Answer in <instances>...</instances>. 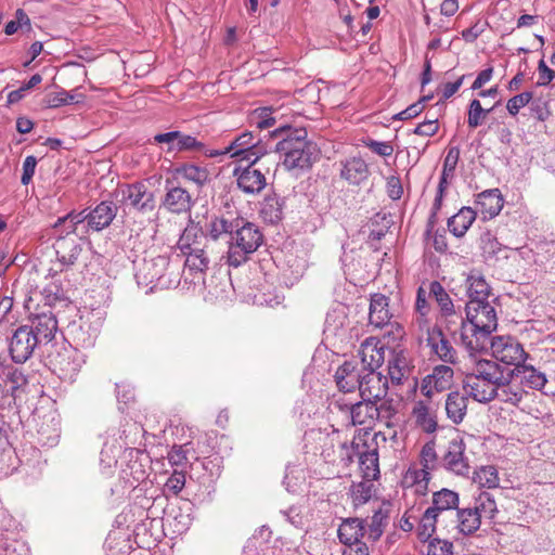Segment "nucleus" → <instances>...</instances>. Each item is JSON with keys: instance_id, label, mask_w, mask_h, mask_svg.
Segmentation results:
<instances>
[{"instance_id": "nucleus-51", "label": "nucleus", "mask_w": 555, "mask_h": 555, "mask_svg": "<svg viewBox=\"0 0 555 555\" xmlns=\"http://www.w3.org/2000/svg\"><path fill=\"white\" fill-rule=\"evenodd\" d=\"M42 295L49 305L54 304L55 301L62 300L64 298V291L62 287V283L60 280H51L49 281L42 289Z\"/></svg>"}, {"instance_id": "nucleus-52", "label": "nucleus", "mask_w": 555, "mask_h": 555, "mask_svg": "<svg viewBox=\"0 0 555 555\" xmlns=\"http://www.w3.org/2000/svg\"><path fill=\"white\" fill-rule=\"evenodd\" d=\"M533 99V93L526 91L511 98L506 103V109L512 116H516L520 108L525 107Z\"/></svg>"}, {"instance_id": "nucleus-25", "label": "nucleus", "mask_w": 555, "mask_h": 555, "mask_svg": "<svg viewBox=\"0 0 555 555\" xmlns=\"http://www.w3.org/2000/svg\"><path fill=\"white\" fill-rule=\"evenodd\" d=\"M361 375L357 372L352 362H345L337 369L335 382L340 391L351 392L358 388Z\"/></svg>"}, {"instance_id": "nucleus-46", "label": "nucleus", "mask_w": 555, "mask_h": 555, "mask_svg": "<svg viewBox=\"0 0 555 555\" xmlns=\"http://www.w3.org/2000/svg\"><path fill=\"white\" fill-rule=\"evenodd\" d=\"M260 214L264 221L270 223H278L282 219V205L278 198H266Z\"/></svg>"}, {"instance_id": "nucleus-56", "label": "nucleus", "mask_w": 555, "mask_h": 555, "mask_svg": "<svg viewBox=\"0 0 555 555\" xmlns=\"http://www.w3.org/2000/svg\"><path fill=\"white\" fill-rule=\"evenodd\" d=\"M431 469H427L422 466L420 469H410L409 476L413 479L417 492H424L427 490L428 481L430 480Z\"/></svg>"}, {"instance_id": "nucleus-4", "label": "nucleus", "mask_w": 555, "mask_h": 555, "mask_svg": "<svg viewBox=\"0 0 555 555\" xmlns=\"http://www.w3.org/2000/svg\"><path fill=\"white\" fill-rule=\"evenodd\" d=\"M465 310L466 319L473 326L472 333L475 340L462 333L463 344L465 347H483L485 340L498 326L495 309L490 301L468 300Z\"/></svg>"}, {"instance_id": "nucleus-21", "label": "nucleus", "mask_w": 555, "mask_h": 555, "mask_svg": "<svg viewBox=\"0 0 555 555\" xmlns=\"http://www.w3.org/2000/svg\"><path fill=\"white\" fill-rule=\"evenodd\" d=\"M468 396L464 392L448 393L444 403L447 417L455 425L461 424L467 414Z\"/></svg>"}, {"instance_id": "nucleus-60", "label": "nucleus", "mask_w": 555, "mask_h": 555, "mask_svg": "<svg viewBox=\"0 0 555 555\" xmlns=\"http://www.w3.org/2000/svg\"><path fill=\"white\" fill-rule=\"evenodd\" d=\"M85 220L88 221V217H87V215H85V211H79V212L72 211V212L67 214L65 217L59 218L54 224V228H57L61 224L69 221L70 227H69L68 233L75 232L76 225L83 222Z\"/></svg>"}, {"instance_id": "nucleus-33", "label": "nucleus", "mask_w": 555, "mask_h": 555, "mask_svg": "<svg viewBox=\"0 0 555 555\" xmlns=\"http://www.w3.org/2000/svg\"><path fill=\"white\" fill-rule=\"evenodd\" d=\"M468 300L489 301L490 286L480 274L472 273L466 279Z\"/></svg>"}, {"instance_id": "nucleus-44", "label": "nucleus", "mask_w": 555, "mask_h": 555, "mask_svg": "<svg viewBox=\"0 0 555 555\" xmlns=\"http://www.w3.org/2000/svg\"><path fill=\"white\" fill-rule=\"evenodd\" d=\"M204 144L195 137L178 131L177 142L175 145L167 147V152L182 151H203Z\"/></svg>"}, {"instance_id": "nucleus-19", "label": "nucleus", "mask_w": 555, "mask_h": 555, "mask_svg": "<svg viewBox=\"0 0 555 555\" xmlns=\"http://www.w3.org/2000/svg\"><path fill=\"white\" fill-rule=\"evenodd\" d=\"M498 352L499 351L496 349L495 352L492 354L493 359L476 360L473 373L488 380H492V383L502 380V378L506 375L507 370H512V365H506L502 363L500 360H498L495 357Z\"/></svg>"}, {"instance_id": "nucleus-37", "label": "nucleus", "mask_w": 555, "mask_h": 555, "mask_svg": "<svg viewBox=\"0 0 555 555\" xmlns=\"http://www.w3.org/2000/svg\"><path fill=\"white\" fill-rule=\"evenodd\" d=\"M446 525H449L447 520L428 507L421 518L418 535L421 538L428 539L435 532L437 527H441L444 530Z\"/></svg>"}, {"instance_id": "nucleus-8", "label": "nucleus", "mask_w": 555, "mask_h": 555, "mask_svg": "<svg viewBox=\"0 0 555 555\" xmlns=\"http://www.w3.org/2000/svg\"><path fill=\"white\" fill-rule=\"evenodd\" d=\"M358 389L362 399L376 403L386 397L388 379L382 373L369 370L361 375Z\"/></svg>"}, {"instance_id": "nucleus-53", "label": "nucleus", "mask_w": 555, "mask_h": 555, "mask_svg": "<svg viewBox=\"0 0 555 555\" xmlns=\"http://www.w3.org/2000/svg\"><path fill=\"white\" fill-rule=\"evenodd\" d=\"M481 249L486 259L494 258L503 250L502 244L496 237H493L490 234H486L481 237Z\"/></svg>"}, {"instance_id": "nucleus-47", "label": "nucleus", "mask_w": 555, "mask_h": 555, "mask_svg": "<svg viewBox=\"0 0 555 555\" xmlns=\"http://www.w3.org/2000/svg\"><path fill=\"white\" fill-rule=\"evenodd\" d=\"M385 349H361L360 356L364 370L378 369L385 360Z\"/></svg>"}, {"instance_id": "nucleus-11", "label": "nucleus", "mask_w": 555, "mask_h": 555, "mask_svg": "<svg viewBox=\"0 0 555 555\" xmlns=\"http://www.w3.org/2000/svg\"><path fill=\"white\" fill-rule=\"evenodd\" d=\"M121 192L124 202L139 211H152L155 207L154 194L142 182L126 185Z\"/></svg>"}, {"instance_id": "nucleus-34", "label": "nucleus", "mask_w": 555, "mask_h": 555, "mask_svg": "<svg viewBox=\"0 0 555 555\" xmlns=\"http://www.w3.org/2000/svg\"><path fill=\"white\" fill-rule=\"evenodd\" d=\"M429 295L433 296L440 308L441 315L444 318L456 315L452 299L444 287L438 282L433 281L429 284Z\"/></svg>"}, {"instance_id": "nucleus-31", "label": "nucleus", "mask_w": 555, "mask_h": 555, "mask_svg": "<svg viewBox=\"0 0 555 555\" xmlns=\"http://www.w3.org/2000/svg\"><path fill=\"white\" fill-rule=\"evenodd\" d=\"M235 227H237L236 217H233L232 215L215 217L207 225V230L210 235L208 238L217 243V240L223 234H229L231 236Z\"/></svg>"}, {"instance_id": "nucleus-50", "label": "nucleus", "mask_w": 555, "mask_h": 555, "mask_svg": "<svg viewBox=\"0 0 555 555\" xmlns=\"http://www.w3.org/2000/svg\"><path fill=\"white\" fill-rule=\"evenodd\" d=\"M362 144L374 154L382 157H389L393 154L395 151L391 142L376 141L372 138L362 139Z\"/></svg>"}, {"instance_id": "nucleus-14", "label": "nucleus", "mask_w": 555, "mask_h": 555, "mask_svg": "<svg viewBox=\"0 0 555 555\" xmlns=\"http://www.w3.org/2000/svg\"><path fill=\"white\" fill-rule=\"evenodd\" d=\"M170 257L168 254H159L146 259L143 264L144 279L149 283L167 286L170 281L166 279V272L169 268Z\"/></svg>"}, {"instance_id": "nucleus-13", "label": "nucleus", "mask_w": 555, "mask_h": 555, "mask_svg": "<svg viewBox=\"0 0 555 555\" xmlns=\"http://www.w3.org/2000/svg\"><path fill=\"white\" fill-rule=\"evenodd\" d=\"M449 525L444 526V530L449 533H461L464 535L473 534L481 525L480 515L472 507L459 508Z\"/></svg>"}, {"instance_id": "nucleus-29", "label": "nucleus", "mask_w": 555, "mask_h": 555, "mask_svg": "<svg viewBox=\"0 0 555 555\" xmlns=\"http://www.w3.org/2000/svg\"><path fill=\"white\" fill-rule=\"evenodd\" d=\"M476 219V211L470 207H463L448 220L449 231L456 237L465 235Z\"/></svg>"}, {"instance_id": "nucleus-38", "label": "nucleus", "mask_w": 555, "mask_h": 555, "mask_svg": "<svg viewBox=\"0 0 555 555\" xmlns=\"http://www.w3.org/2000/svg\"><path fill=\"white\" fill-rule=\"evenodd\" d=\"M359 464L364 479L375 480L379 476L378 454L375 450L362 453Z\"/></svg>"}, {"instance_id": "nucleus-54", "label": "nucleus", "mask_w": 555, "mask_h": 555, "mask_svg": "<svg viewBox=\"0 0 555 555\" xmlns=\"http://www.w3.org/2000/svg\"><path fill=\"white\" fill-rule=\"evenodd\" d=\"M272 111L269 107L258 108L253 113L251 120L258 129H268L275 124V119L271 117Z\"/></svg>"}, {"instance_id": "nucleus-16", "label": "nucleus", "mask_w": 555, "mask_h": 555, "mask_svg": "<svg viewBox=\"0 0 555 555\" xmlns=\"http://www.w3.org/2000/svg\"><path fill=\"white\" fill-rule=\"evenodd\" d=\"M382 327V335L365 338L360 347H399L405 335L403 327L399 323L389 322Z\"/></svg>"}, {"instance_id": "nucleus-6", "label": "nucleus", "mask_w": 555, "mask_h": 555, "mask_svg": "<svg viewBox=\"0 0 555 555\" xmlns=\"http://www.w3.org/2000/svg\"><path fill=\"white\" fill-rule=\"evenodd\" d=\"M466 444L463 439L456 437L448 442L444 453L440 459L441 466L459 476H466L469 473V460L465 454Z\"/></svg>"}, {"instance_id": "nucleus-49", "label": "nucleus", "mask_w": 555, "mask_h": 555, "mask_svg": "<svg viewBox=\"0 0 555 555\" xmlns=\"http://www.w3.org/2000/svg\"><path fill=\"white\" fill-rule=\"evenodd\" d=\"M193 450L190 443L173 446L168 452L167 459L172 466L184 467L189 463V453Z\"/></svg>"}, {"instance_id": "nucleus-22", "label": "nucleus", "mask_w": 555, "mask_h": 555, "mask_svg": "<svg viewBox=\"0 0 555 555\" xmlns=\"http://www.w3.org/2000/svg\"><path fill=\"white\" fill-rule=\"evenodd\" d=\"M392 314L389 310V298L384 294L376 293L371 296L370 302V323L376 327L387 324Z\"/></svg>"}, {"instance_id": "nucleus-15", "label": "nucleus", "mask_w": 555, "mask_h": 555, "mask_svg": "<svg viewBox=\"0 0 555 555\" xmlns=\"http://www.w3.org/2000/svg\"><path fill=\"white\" fill-rule=\"evenodd\" d=\"M255 165L249 162V165L242 171L238 172L236 169L234 172L237 177L238 188L246 194L260 193L267 185L264 175L259 168H255Z\"/></svg>"}, {"instance_id": "nucleus-64", "label": "nucleus", "mask_w": 555, "mask_h": 555, "mask_svg": "<svg viewBox=\"0 0 555 555\" xmlns=\"http://www.w3.org/2000/svg\"><path fill=\"white\" fill-rule=\"evenodd\" d=\"M36 166H37V159L35 156L29 155L24 159L23 175L21 178L22 184L27 185L31 181V179L35 175Z\"/></svg>"}, {"instance_id": "nucleus-1", "label": "nucleus", "mask_w": 555, "mask_h": 555, "mask_svg": "<svg viewBox=\"0 0 555 555\" xmlns=\"http://www.w3.org/2000/svg\"><path fill=\"white\" fill-rule=\"evenodd\" d=\"M178 249L184 256V272L193 279H203L212 261L223 257L217 249L218 243L210 241L196 228L185 229L178 243Z\"/></svg>"}, {"instance_id": "nucleus-42", "label": "nucleus", "mask_w": 555, "mask_h": 555, "mask_svg": "<svg viewBox=\"0 0 555 555\" xmlns=\"http://www.w3.org/2000/svg\"><path fill=\"white\" fill-rule=\"evenodd\" d=\"M373 480L369 479L353 483L350 490L353 504L356 506L365 504L373 495Z\"/></svg>"}, {"instance_id": "nucleus-27", "label": "nucleus", "mask_w": 555, "mask_h": 555, "mask_svg": "<svg viewBox=\"0 0 555 555\" xmlns=\"http://www.w3.org/2000/svg\"><path fill=\"white\" fill-rule=\"evenodd\" d=\"M418 343L424 347H447V340L441 328L438 326H428L427 320H418Z\"/></svg>"}, {"instance_id": "nucleus-61", "label": "nucleus", "mask_w": 555, "mask_h": 555, "mask_svg": "<svg viewBox=\"0 0 555 555\" xmlns=\"http://www.w3.org/2000/svg\"><path fill=\"white\" fill-rule=\"evenodd\" d=\"M429 99V96H424L421 101L410 105L409 107H406L404 111L398 113L396 116H395V119H399V120H408V119H411V118H414L416 117L417 115H420L423 109H424V104L423 102L427 101Z\"/></svg>"}, {"instance_id": "nucleus-10", "label": "nucleus", "mask_w": 555, "mask_h": 555, "mask_svg": "<svg viewBox=\"0 0 555 555\" xmlns=\"http://www.w3.org/2000/svg\"><path fill=\"white\" fill-rule=\"evenodd\" d=\"M495 384L472 372L463 379V389L473 400L488 403L495 399Z\"/></svg>"}, {"instance_id": "nucleus-5", "label": "nucleus", "mask_w": 555, "mask_h": 555, "mask_svg": "<svg viewBox=\"0 0 555 555\" xmlns=\"http://www.w3.org/2000/svg\"><path fill=\"white\" fill-rule=\"evenodd\" d=\"M496 359L506 365H513L508 376L519 377V384H525L532 389H542L547 379L545 375L537 371L532 365L526 364L529 358L525 349H498Z\"/></svg>"}, {"instance_id": "nucleus-30", "label": "nucleus", "mask_w": 555, "mask_h": 555, "mask_svg": "<svg viewBox=\"0 0 555 555\" xmlns=\"http://www.w3.org/2000/svg\"><path fill=\"white\" fill-rule=\"evenodd\" d=\"M57 330V321L53 317L42 315L37 319L34 336L36 346L48 345L52 341Z\"/></svg>"}, {"instance_id": "nucleus-20", "label": "nucleus", "mask_w": 555, "mask_h": 555, "mask_svg": "<svg viewBox=\"0 0 555 555\" xmlns=\"http://www.w3.org/2000/svg\"><path fill=\"white\" fill-rule=\"evenodd\" d=\"M192 204L190 193L180 186L169 189L163 201V206L172 214L186 212L191 209Z\"/></svg>"}, {"instance_id": "nucleus-41", "label": "nucleus", "mask_w": 555, "mask_h": 555, "mask_svg": "<svg viewBox=\"0 0 555 555\" xmlns=\"http://www.w3.org/2000/svg\"><path fill=\"white\" fill-rule=\"evenodd\" d=\"M82 100H83V95L82 94H72L68 91H66L64 89H61L57 92L49 93L46 96L44 102H46L48 107H50V108H57V107H61L63 105H67V104L73 103V102L79 103Z\"/></svg>"}, {"instance_id": "nucleus-62", "label": "nucleus", "mask_w": 555, "mask_h": 555, "mask_svg": "<svg viewBox=\"0 0 555 555\" xmlns=\"http://www.w3.org/2000/svg\"><path fill=\"white\" fill-rule=\"evenodd\" d=\"M459 157H460V151L456 147H452L449 150V152L444 158V162H443L442 175L450 176V177L453 176V172H454L455 167L459 162Z\"/></svg>"}, {"instance_id": "nucleus-26", "label": "nucleus", "mask_w": 555, "mask_h": 555, "mask_svg": "<svg viewBox=\"0 0 555 555\" xmlns=\"http://www.w3.org/2000/svg\"><path fill=\"white\" fill-rule=\"evenodd\" d=\"M364 533L363 521L359 518H347L338 528V538L344 545L361 542L360 539Z\"/></svg>"}, {"instance_id": "nucleus-3", "label": "nucleus", "mask_w": 555, "mask_h": 555, "mask_svg": "<svg viewBox=\"0 0 555 555\" xmlns=\"http://www.w3.org/2000/svg\"><path fill=\"white\" fill-rule=\"evenodd\" d=\"M236 222L227 253V263L234 268L245 263L263 243V235L256 224L240 216H236Z\"/></svg>"}, {"instance_id": "nucleus-12", "label": "nucleus", "mask_w": 555, "mask_h": 555, "mask_svg": "<svg viewBox=\"0 0 555 555\" xmlns=\"http://www.w3.org/2000/svg\"><path fill=\"white\" fill-rule=\"evenodd\" d=\"M453 380V370L448 365H437L433 373L427 375L421 386L424 396L430 398L436 392H441L450 388Z\"/></svg>"}, {"instance_id": "nucleus-43", "label": "nucleus", "mask_w": 555, "mask_h": 555, "mask_svg": "<svg viewBox=\"0 0 555 555\" xmlns=\"http://www.w3.org/2000/svg\"><path fill=\"white\" fill-rule=\"evenodd\" d=\"M493 107L485 109L481 106L479 100L474 99L470 101L467 112V125L469 128L475 129L479 127L483 120L487 118L488 114L492 111Z\"/></svg>"}, {"instance_id": "nucleus-36", "label": "nucleus", "mask_w": 555, "mask_h": 555, "mask_svg": "<svg viewBox=\"0 0 555 555\" xmlns=\"http://www.w3.org/2000/svg\"><path fill=\"white\" fill-rule=\"evenodd\" d=\"M388 373L395 384H400L410 373V361L402 349L399 352H393L388 363Z\"/></svg>"}, {"instance_id": "nucleus-35", "label": "nucleus", "mask_w": 555, "mask_h": 555, "mask_svg": "<svg viewBox=\"0 0 555 555\" xmlns=\"http://www.w3.org/2000/svg\"><path fill=\"white\" fill-rule=\"evenodd\" d=\"M412 416L415 420L416 425L421 427L425 433L431 434L436 431V418L430 412L429 406L425 402H415L412 410Z\"/></svg>"}, {"instance_id": "nucleus-2", "label": "nucleus", "mask_w": 555, "mask_h": 555, "mask_svg": "<svg viewBox=\"0 0 555 555\" xmlns=\"http://www.w3.org/2000/svg\"><path fill=\"white\" fill-rule=\"evenodd\" d=\"M272 135L282 137L276 143L275 151L284 156L283 165L286 169L310 168L317 159L319 151L317 145L308 140L306 129L283 127L275 129Z\"/></svg>"}, {"instance_id": "nucleus-40", "label": "nucleus", "mask_w": 555, "mask_h": 555, "mask_svg": "<svg viewBox=\"0 0 555 555\" xmlns=\"http://www.w3.org/2000/svg\"><path fill=\"white\" fill-rule=\"evenodd\" d=\"M474 482L480 488L494 489L499 487L500 478L498 470L492 465L481 466L474 474Z\"/></svg>"}, {"instance_id": "nucleus-48", "label": "nucleus", "mask_w": 555, "mask_h": 555, "mask_svg": "<svg viewBox=\"0 0 555 555\" xmlns=\"http://www.w3.org/2000/svg\"><path fill=\"white\" fill-rule=\"evenodd\" d=\"M37 347L36 337L34 336V328L27 325L20 326L16 328L11 338V347Z\"/></svg>"}, {"instance_id": "nucleus-9", "label": "nucleus", "mask_w": 555, "mask_h": 555, "mask_svg": "<svg viewBox=\"0 0 555 555\" xmlns=\"http://www.w3.org/2000/svg\"><path fill=\"white\" fill-rule=\"evenodd\" d=\"M336 404L340 410L349 413L351 423L354 426H371L379 415L378 408L374 401L362 399V401L356 403H347L341 400H337Z\"/></svg>"}, {"instance_id": "nucleus-63", "label": "nucleus", "mask_w": 555, "mask_h": 555, "mask_svg": "<svg viewBox=\"0 0 555 555\" xmlns=\"http://www.w3.org/2000/svg\"><path fill=\"white\" fill-rule=\"evenodd\" d=\"M438 119H428L417 125L414 133L422 137H433L438 132Z\"/></svg>"}, {"instance_id": "nucleus-55", "label": "nucleus", "mask_w": 555, "mask_h": 555, "mask_svg": "<svg viewBox=\"0 0 555 555\" xmlns=\"http://www.w3.org/2000/svg\"><path fill=\"white\" fill-rule=\"evenodd\" d=\"M438 462V455L435 449V442L430 441L424 444L421 451V464L427 469L434 470Z\"/></svg>"}, {"instance_id": "nucleus-23", "label": "nucleus", "mask_w": 555, "mask_h": 555, "mask_svg": "<svg viewBox=\"0 0 555 555\" xmlns=\"http://www.w3.org/2000/svg\"><path fill=\"white\" fill-rule=\"evenodd\" d=\"M476 207L483 218H493L503 207V197L498 189L481 192L476 199Z\"/></svg>"}, {"instance_id": "nucleus-58", "label": "nucleus", "mask_w": 555, "mask_h": 555, "mask_svg": "<svg viewBox=\"0 0 555 555\" xmlns=\"http://www.w3.org/2000/svg\"><path fill=\"white\" fill-rule=\"evenodd\" d=\"M415 310L418 314L415 321L416 323L418 320H426V315L429 313L430 307L427 301L426 291L423 286L417 288Z\"/></svg>"}, {"instance_id": "nucleus-39", "label": "nucleus", "mask_w": 555, "mask_h": 555, "mask_svg": "<svg viewBox=\"0 0 555 555\" xmlns=\"http://www.w3.org/2000/svg\"><path fill=\"white\" fill-rule=\"evenodd\" d=\"M480 515V519H493L498 513L496 503L489 492H481L475 500V505L472 507Z\"/></svg>"}, {"instance_id": "nucleus-7", "label": "nucleus", "mask_w": 555, "mask_h": 555, "mask_svg": "<svg viewBox=\"0 0 555 555\" xmlns=\"http://www.w3.org/2000/svg\"><path fill=\"white\" fill-rule=\"evenodd\" d=\"M228 152H230L231 157H240L242 160L251 162V164H257L267 154V150L260 144V140L250 131H245L233 140L228 145Z\"/></svg>"}, {"instance_id": "nucleus-32", "label": "nucleus", "mask_w": 555, "mask_h": 555, "mask_svg": "<svg viewBox=\"0 0 555 555\" xmlns=\"http://www.w3.org/2000/svg\"><path fill=\"white\" fill-rule=\"evenodd\" d=\"M177 176L183 180L194 183L198 188L205 185L209 180V171L205 167L194 164H183L176 168Z\"/></svg>"}, {"instance_id": "nucleus-57", "label": "nucleus", "mask_w": 555, "mask_h": 555, "mask_svg": "<svg viewBox=\"0 0 555 555\" xmlns=\"http://www.w3.org/2000/svg\"><path fill=\"white\" fill-rule=\"evenodd\" d=\"M453 545L447 540L435 539L427 546V555H453Z\"/></svg>"}, {"instance_id": "nucleus-45", "label": "nucleus", "mask_w": 555, "mask_h": 555, "mask_svg": "<svg viewBox=\"0 0 555 555\" xmlns=\"http://www.w3.org/2000/svg\"><path fill=\"white\" fill-rule=\"evenodd\" d=\"M388 515L383 509L376 511L371 517V522L367 526V537L372 541H377L387 525Z\"/></svg>"}, {"instance_id": "nucleus-24", "label": "nucleus", "mask_w": 555, "mask_h": 555, "mask_svg": "<svg viewBox=\"0 0 555 555\" xmlns=\"http://www.w3.org/2000/svg\"><path fill=\"white\" fill-rule=\"evenodd\" d=\"M115 216L116 208L114 205L112 203L102 202L87 215L88 225L95 231H101L112 223Z\"/></svg>"}, {"instance_id": "nucleus-18", "label": "nucleus", "mask_w": 555, "mask_h": 555, "mask_svg": "<svg viewBox=\"0 0 555 555\" xmlns=\"http://www.w3.org/2000/svg\"><path fill=\"white\" fill-rule=\"evenodd\" d=\"M516 379V376H508L507 371L502 380L496 382L495 384V398L504 403L515 406L518 405L526 391Z\"/></svg>"}, {"instance_id": "nucleus-28", "label": "nucleus", "mask_w": 555, "mask_h": 555, "mask_svg": "<svg viewBox=\"0 0 555 555\" xmlns=\"http://www.w3.org/2000/svg\"><path fill=\"white\" fill-rule=\"evenodd\" d=\"M367 175V164L360 157L347 159L340 170V177L352 184H359Z\"/></svg>"}, {"instance_id": "nucleus-17", "label": "nucleus", "mask_w": 555, "mask_h": 555, "mask_svg": "<svg viewBox=\"0 0 555 555\" xmlns=\"http://www.w3.org/2000/svg\"><path fill=\"white\" fill-rule=\"evenodd\" d=\"M459 502L457 492L443 488L433 493V502L429 508L439 514L444 520H448L459 509Z\"/></svg>"}, {"instance_id": "nucleus-59", "label": "nucleus", "mask_w": 555, "mask_h": 555, "mask_svg": "<svg viewBox=\"0 0 555 555\" xmlns=\"http://www.w3.org/2000/svg\"><path fill=\"white\" fill-rule=\"evenodd\" d=\"M185 475L183 472L175 470L165 483V488L173 494H178L184 488Z\"/></svg>"}]
</instances>
